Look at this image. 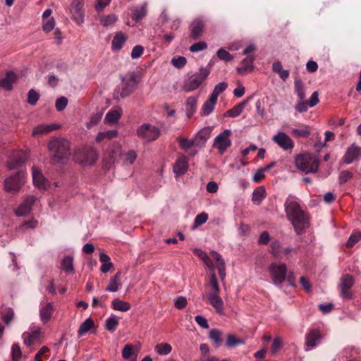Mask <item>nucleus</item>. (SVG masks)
I'll list each match as a JSON object with an SVG mask.
<instances>
[{
	"label": "nucleus",
	"mask_w": 361,
	"mask_h": 361,
	"mask_svg": "<svg viewBox=\"0 0 361 361\" xmlns=\"http://www.w3.org/2000/svg\"><path fill=\"white\" fill-rule=\"evenodd\" d=\"M118 326V319L115 315H111L106 320L105 329L111 332L115 331Z\"/></svg>",
	"instance_id": "48"
},
{
	"label": "nucleus",
	"mask_w": 361,
	"mask_h": 361,
	"mask_svg": "<svg viewBox=\"0 0 361 361\" xmlns=\"http://www.w3.org/2000/svg\"><path fill=\"white\" fill-rule=\"evenodd\" d=\"M41 334H42V331H41V329L39 327L35 328L33 331H32L30 332H29V331L24 332L22 334V338L23 340V343L27 347H30L37 343H41V339H40Z\"/></svg>",
	"instance_id": "15"
},
{
	"label": "nucleus",
	"mask_w": 361,
	"mask_h": 361,
	"mask_svg": "<svg viewBox=\"0 0 361 361\" xmlns=\"http://www.w3.org/2000/svg\"><path fill=\"white\" fill-rule=\"evenodd\" d=\"M111 307L114 310L121 312H127L131 308V305L129 302L118 298L112 300Z\"/></svg>",
	"instance_id": "38"
},
{
	"label": "nucleus",
	"mask_w": 361,
	"mask_h": 361,
	"mask_svg": "<svg viewBox=\"0 0 361 361\" xmlns=\"http://www.w3.org/2000/svg\"><path fill=\"white\" fill-rule=\"evenodd\" d=\"M38 226V221L35 219H32L30 220L26 221L23 222L22 224H20L18 228L17 231L18 232H25L29 230H33L36 228Z\"/></svg>",
	"instance_id": "43"
},
{
	"label": "nucleus",
	"mask_w": 361,
	"mask_h": 361,
	"mask_svg": "<svg viewBox=\"0 0 361 361\" xmlns=\"http://www.w3.org/2000/svg\"><path fill=\"white\" fill-rule=\"evenodd\" d=\"M85 0H73L71 3V12L73 19L78 23L83 22L84 12L82 10Z\"/></svg>",
	"instance_id": "17"
},
{
	"label": "nucleus",
	"mask_w": 361,
	"mask_h": 361,
	"mask_svg": "<svg viewBox=\"0 0 361 361\" xmlns=\"http://www.w3.org/2000/svg\"><path fill=\"white\" fill-rule=\"evenodd\" d=\"M221 335L222 333L217 329H212L209 331V337L213 341L216 346H219L221 343Z\"/></svg>",
	"instance_id": "53"
},
{
	"label": "nucleus",
	"mask_w": 361,
	"mask_h": 361,
	"mask_svg": "<svg viewBox=\"0 0 361 361\" xmlns=\"http://www.w3.org/2000/svg\"><path fill=\"white\" fill-rule=\"evenodd\" d=\"M254 60L255 56H247L245 57L242 61V66L236 68L237 72L241 75H244L247 72H250L254 68Z\"/></svg>",
	"instance_id": "26"
},
{
	"label": "nucleus",
	"mask_w": 361,
	"mask_h": 361,
	"mask_svg": "<svg viewBox=\"0 0 361 361\" xmlns=\"http://www.w3.org/2000/svg\"><path fill=\"white\" fill-rule=\"evenodd\" d=\"M190 37L192 39H199L204 30V24L202 20L200 19H196L192 22L190 25Z\"/></svg>",
	"instance_id": "18"
},
{
	"label": "nucleus",
	"mask_w": 361,
	"mask_h": 361,
	"mask_svg": "<svg viewBox=\"0 0 361 361\" xmlns=\"http://www.w3.org/2000/svg\"><path fill=\"white\" fill-rule=\"evenodd\" d=\"M217 57L222 61H230L233 59V56L226 50L224 49H220L216 52Z\"/></svg>",
	"instance_id": "57"
},
{
	"label": "nucleus",
	"mask_w": 361,
	"mask_h": 361,
	"mask_svg": "<svg viewBox=\"0 0 361 361\" xmlns=\"http://www.w3.org/2000/svg\"><path fill=\"white\" fill-rule=\"evenodd\" d=\"M269 271L274 284L281 286L287 275L286 264L282 262L272 263L269 267Z\"/></svg>",
	"instance_id": "7"
},
{
	"label": "nucleus",
	"mask_w": 361,
	"mask_h": 361,
	"mask_svg": "<svg viewBox=\"0 0 361 361\" xmlns=\"http://www.w3.org/2000/svg\"><path fill=\"white\" fill-rule=\"evenodd\" d=\"M137 83L135 73H128L122 78L121 85L114 90V99L120 100L128 97L135 91Z\"/></svg>",
	"instance_id": "4"
},
{
	"label": "nucleus",
	"mask_w": 361,
	"mask_h": 361,
	"mask_svg": "<svg viewBox=\"0 0 361 361\" xmlns=\"http://www.w3.org/2000/svg\"><path fill=\"white\" fill-rule=\"evenodd\" d=\"M188 168V159L186 157H180L173 166V172L176 176L184 174Z\"/></svg>",
	"instance_id": "23"
},
{
	"label": "nucleus",
	"mask_w": 361,
	"mask_h": 361,
	"mask_svg": "<svg viewBox=\"0 0 361 361\" xmlns=\"http://www.w3.org/2000/svg\"><path fill=\"white\" fill-rule=\"evenodd\" d=\"M121 276V271H117L116 275L110 279L109 283L105 290L106 291H109V292L118 291L121 286V283L119 280Z\"/></svg>",
	"instance_id": "30"
},
{
	"label": "nucleus",
	"mask_w": 361,
	"mask_h": 361,
	"mask_svg": "<svg viewBox=\"0 0 361 361\" xmlns=\"http://www.w3.org/2000/svg\"><path fill=\"white\" fill-rule=\"evenodd\" d=\"M361 157V148L355 146V145H351L347 149L344 157L343 161L346 164H350Z\"/></svg>",
	"instance_id": "20"
},
{
	"label": "nucleus",
	"mask_w": 361,
	"mask_h": 361,
	"mask_svg": "<svg viewBox=\"0 0 361 361\" xmlns=\"http://www.w3.org/2000/svg\"><path fill=\"white\" fill-rule=\"evenodd\" d=\"M323 336L320 330L317 329H310L305 335V350L308 351L317 347L320 343Z\"/></svg>",
	"instance_id": "13"
},
{
	"label": "nucleus",
	"mask_w": 361,
	"mask_h": 361,
	"mask_svg": "<svg viewBox=\"0 0 361 361\" xmlns=\"http://www.w3.org/2000/svg\"><path fill=\"white\" fill-rule=\"evenodd\" d=\"M62 269L66 273L73 272V258L71 256L65 257L61 261Z\"/></svg>",
	"instance_id": "46"
},
{
	"label": "nucleus",
	"mask_w": 361,
	"mask_h": 361,
	"mask_svg": "<svg viewBox=\"0 0 361 361\" xmlns=\"http://www.w3.org/2000/svg\"><path fill=\"white\" fill-rule=\"evenodd\" d=\"M245 343L243 339L237 338L233 334H228L227 336V340L226 341V347L232 348L238 345H242Z\"/></svg>",
	"instance_id": "49"
},
{
	"label": "nucleus",
	"mask_w": 361,
	"mask_h": 361,
	"mask_svg": "<svg viewBox=\"0 0 361 361\" xmlns=\"http://www.w3.org/2000/svg\"><path fill=\"white\" fill-rule=\"evenodd\" d=\"M179 147L183 150H188L193 146H196V142L195 139L188 140L185 137H180L178 139Z\"/></svg>",
	"instance_id": "52"
},
{
	"label": "nucleus",
	"mask_w": 361,
	"mask_h": 361,
	"mask_svg": "<svg viewBox=\"0 0 361 361\" xmlns=\"http://www.w3.org/2000/svg\"><path fill=\"white\" fill-rule=\"evenodd\" d=\"M54 308L51 302H48L45 306L39 310V317L43 323L46 324L51 319Z\"/></svg>",
	"instance_id": "34"
},
{
	"label": "nucleus",
	"mask_w": 361,
	"mask_h": 361,
	"mask_svg": "<svg viewBox=\"0 0 361 361\" xmlns=\"http://www.w3.org/2000/svg\"><path fill=\"white\" fill-rule=\"evenodd\" d=\"M283 343L281 338L279 336L275 337L274 338L271 347V353L272 354L276 353L282 347Z\"/></svg>",
	"instance_id": "58"
},
{
	"label": "nucleus",
	"mask_w": 361,
	"mask_h": 361,
	"mask_svg": "<svg viewBox=\"0 0 361 361\" xmlns=\"http://www.w3.org/2000/svg\"><path fill=\"white\" fill-rule=\"evenodd\" d=\"M273 71L278 73L279 77L285 81L289 77V71L283 69L282 64L280 61H276L272 65Z\"/></svg>",
	"instance_id": "42"
},
{
	"label": "nucleus",
	"mask_w": 361,
	"mask_h": 361,
	"mask_svg": "<svg viewBox=\"0 0 361 361\" xmlns=\"http://www.w3.org/2000/svg\"><path fill=\"white\" fill-rule=\"evenodd\" d=\"M272 140L284 150L292 149L294 147L293 141L284 133H278L276 135H274Z\"/></svg>",
	"instance_id": "16"
},
{
	"label": "nucleus",
	"mask_w": 361,
	"mask_h": 361,
	"mask_svg": "<svg viewBox=\"0 0 361 361\" xmlns=\"http://www.w3.org/2000/svg\"><path fill=\"white\" fill-rule=\"evenodd\" d=\"M122 356L128 361L137 360V355L133 352V345L130 344L125 345L122 350Z\"/></svg>",
	"instance_id": "41"
},
{
	"label": "nucleus",
	"mask_w": 361,
	"mask_h": 361,
	"mask_svg": "<svg viewBox=\"0 0 361 361\" xmlns=\"http://www.w3.org/2000/svg\"><path fill=\"white\" fill-rule=\"evenodd\" d=\"M39 98V94L33 89L29 90L27 94V102L32 106H35Z\"/></svg>",
	"instance_id": "59"
},
{
	"label": "nucleus",
	"mask_w": 361,
	"mask_h": 361,
	"mask_svg": "<svg viewBox=\"0 0 361 361\" xmlns=\"http://www.w3.org/2000/svg\"><path fill=\"white\" fill-rule=\"evenodd\" d=\"M102 117V114L100 113H97V114H93L91 116L89 122L87 123V128L90 129L92 127L97 125L99 123V121H101Z\"/></svg>",
	"instance_id": "62"
},
{
	"label": "nucleus",
	"mask_w": 361,
	"mask_h": 361,
	"mask_svg": "<svg viewBox=\"0 0 361 361\" xmlns=\"http://www.w3.org/2000/svg\"><path fill=\"white\" fill-rule=\"evenodd\" d=\"M197 97L190 96L185 102V111L188 118H191L197 109Z\"/></svg>",
	"instance_id": "31"
},
{
	"label": "nucleus",
	"mask_w": 361,
	"mask_h": 361,
	"mask_svg": "<svg viewBox=\"0 0 361 361\" xmlns=\"http://www.w3.org/2000/svg\"><path fill=\"white\" fill-rule=\"evenodd\" d=\"M231 130L226 129L214 139L213 146L218 149L220 154H224L231 146Z\"/></svg>",
	"instance_id": "10"
},
{
	"label": "nucleus",
	"mask_w": 361,
	"mask_h": 361,
	"mask_svg": "<svg viewBox=\"0 0 361 361\" xmlns=\"http://www.w3.org/2000/svg\"><path fill=\"white\" fill-rule=\"evenodd\" d=\"M94 326V321L91 318L85 320L80 326L78 334L80 337L88 332Z\"/></svg>",
	"instance_id": "44"
},
{
	"label": "nucleus",
	"mask_w": 361,
	"mask_h": 361,
	"mask_svg": "<svg viewBox=\"0 0 361 361\" xmlns=\"http://www.w3.org/2000/svg\"><path fill=\"white\" fill-rule=\"evenodd\" d=\"M193 252L196 256H197L201 259H202V261L204 262L205 265L208 268H209V269L211 271H213V269H214V267L210 258L209 257V256L207 255V254L205 252H204L201 249L195 248L193 250Z\"/></svg>",
	"instance_id": "39"
},
{
	"label": "nucleus",
	"mask_w": 361,
	"mask_h": 361,
	"mask_svg": "<svg viewBox=\"0 0 361 361\" xmlns=\"http://www.w3.org/2000/svg\"><path fill=\"white\" fill-rule=\"evenodd\" d=\"M118 135V130H111L104 132H99L95 137V141L97 143L102 142L106 140H111L116 137Z\"/></svg>",
	"instance_id": "33"
},
{
	"label": "nucleus",
	"mask_w": 361,
	"mask_h": 361,
	"mask_svg": "<svg viewBox=\"0 0 361 361\" xmlns=\"http://www.w3.org/2000/svg\"><path fill=\"white\" fill-rule=\"evenodd\" d=\"M32 171L34 185L39 188L46 189L48 186V182L42 172L35 167H32Z\"/></svg>",
	"instance_id": "22"
},
{
	"label": "nucleus",
	"mask_w": 361,
	"mask_h": 361,
	"mask_svg": "<svg viewBox=\"0 0 361 361\" xmlns=\"http://www.w3.org/2000/svg\"><path fill=\"white\" fill-rule=\"evenodd\" d=\"M118 18L114 14L102 16L99 18V21L102 26L107 27L113 25L117 21Z\"/></svg>",
	"instance_id": "45"
},
{
	"label": "nucleus",
	"mask_w": 361,
	"mask_h": 361,
	"mask_svg": "<svg viewBox=\"0 0 361 361\" xmlns=\"http://www.w3.org/2000/svg\"><path fill=\"white\" fill-rule=\"evenodd\" d=\"M217 99L210 95L209 99L205 101L201 109V114L203 116L209 115L214 110Z\"/></svg>",
	"instance_id": "36"
},
{
	"label": "nucleus",
	"mask_w": 361,
	"mask_h": 361,
	"mask_svg": "<svg viewBox=\"0 0 361 361\" xmlns=\"http://www.w3.org/2000/svg\"><path fill=\"white\" fill-rule=\"evenodd\" d=\"M123 156L124 161L129 164H133L137 159V154L134 150H129Z\"/></svg>",
	"instance_id": "63"
},
{
	"label": "nucleus",
	"mask_w": 361,
	"mask_h": 361,
	"mask_svg": "<svg viewBox=\"0 0 361 361\" xmlns=\"http://www.w3.org/2000/svg\"><path fill=\"white\" fill-rule=\"evenodd\" d=\"M97 151L92 147H84L79 149L75 154L76 161L83 165H92L97 159Z\"/></svg>",
	"instance_id": "8"
},
{
	"label": "nucleus",
	"mask_w": 361,
	"mask_h": 361,
	"mask_svg": "<svg viewBox=\"0 0 361 361\" xmlns=\"http://www.w3.org/2000/svg\"><path fill=\"white\" fill-rule=\"evenodd\" d=\"M361 240V232L355 233L350 235L347 243L346 246L352 247L355 244Z\"/></svg>",
	"instance_id": "61"
},
{
	"label": "nucleus",
	"mask_w": 361,
	"mask_h": 361,
	"mask_svg": "<svg viewBox=\"0 0 361 361\" xmlns=\"http://www.w3.org/2000/svg\"><path fill=\"white\" fill-rule=\"evenodd\" d=\"M228 87V84L226 82H221L218 83L213 90L212 93L211 94V96L214 98L216 99L218 98L219 95L222 93L224 91L226 90V89Z\"/></svg>",
	"instance_id": "55"
},
{
	"label": "nucleus",
	"mask_w": 361,
	"mask_h": 361,
	"mask_svg": "<svg viewBox=\"0 0 361 361\" xmlns=\"http://www.w3.org/2000/svg\"><path fill=\"white\" fill-rule=\"evenodd\" d=\"M37 198L33 195L26 196L20 206L15 210L17 216H25L30 214Z\"/></svg>",
	"instance_id": "14"
},
{
	"label": "nucleus",
	"mask_w": 361,
	"mask_h": 361,
	"mask_svg": "<svg viewBox=\"0 0 361 361\" xmlns=\"http://www.w3.org/2000/svg\"><path fill=\"white\" fill-rule=\"evenodd\" d=\"M295 91L299 98V99L305 100V92L304 89V85L301 80L298 78L295 79Z\"/></svg>",
	"instance_id": "47"
},
{
	"label": "nucleus",
	"mask_w": 361,
	"mask_h": 361,
	"mask_svg": "<svg viewBox=\"0 0 361 361\" xmlns=\"http://www.w3.org/2000/svg\"><path fill=\"white\" fill-rule=\"evenodd\" d=\"M68 104V99L65 97H61L57 99L55 103L56 109L59 111H63Z\"/></svg>",
	"instance_id": "64"
},
{
	"label": "nucleus",
	"mask_w": 361,
	"mask_h": 361,
	"mask_svg": "<svg viewBox=\"0 0 361 361\" xmlns=\"http://www.w3.org/2000/svg\"><path fill=\"white\" fill-rule=\"evenodd\" d=\"M48 149L53 164H61L67 160L71 154L70 143L65 138H53L48 144Z\"/></svg>",
	"instance_id": "3"
},
{
	"label": "nucleus",
	"mask_w": 361,
	"mask_h": 361,
	"mask_svg": "<svg viewBox=\"0 0 361 361\" xmlns=\"http://www.w3.org/2000/svg\"><path fill=\"white\" fill-rule=\"evenodd\" d=\"M172 350V347L169 343H159L155 346V351L161 355H166Z\"/></svg>",
	"instance_id": "51"
},
{
	"label": "nucleus",
	"mask_w": 361,
	"mask_h": 361,
	"mask_svg": "<svg viewBox=\"0 0 361 361\" xmlns=\"http://www.w3.org/2000/svg\"><path fill=\"white\" fill-rule=\"evenodd\" d=\"M55 26V20L53 17L49 18L47 20H43L42 29L46 32H49L54 30Z\"/></svg>",
	"instance_id": "60"
},
{
	"label": "nucleus",
	"mask_w": 361,
	"mask_h": 361,
	"mask_svg": "<svg viewBox=\"0 0 361 361\" xmlns=\"http://www.w3.org/2000/svg\"><path fill=\"white\" fill-rule=\"evenodd\" d=\"M285 211L288 219L291 222L295 233L301 235L310 226V216L303 211L298 202L288 198L285 202Z\"/></svg>",
	"instance_id": "1"
},
{
	"label": "nucleus",
	"mask_w": 361,
	"mask_h": 361,
	"mask_svg": "<svg viewBox=\"0 0 361 361\" xmlns=\"http://www.w3.org/2000/svg\"><path fill=\"white\" fill-rule=\"evenodd\" d=\"M210 255L216 262V268L218 269L220 279L224 283L226 275L225 262L222 259L221 255L216 251H212L210 252Z\"/></svg>",
	"instance_id": "19"
},
{
	"label": "nucleus",
	"mask_w": 361,
	"mask_h": 361,
	"mask_svg": "<svg viewBox=\"0 0 361 361\" xmlns=\"http://www.w3.org/2000/svg\"><path fill=\"white\" fill-rule=\"evenodd\" d=\"M292 134L298 137H306L310 135V130L308 126H304L302 129L293 128Z\"/></svg>",
	"instance_id": "54"
},
{
	"label": "nucleus",
	"mask_w": 361,
	"mask_h": 361,
	"mask_svg": "<svg viewBox=\"0 0 361 361\" xmlns=\"http://www.w3.org/2000/svg\"><path fill=\"white\" fill-rule=\"evenodd\" d=\"M137 135L141 139L147 142H151L159 137L160 130L159 128L154 126L144 123L137 128Z\"/></svg>",
	"instance_id": "9"
},
{
	"label": "nucleus",
	"mask_w": 361,
	"mask_h": 361,
	"mask_svg": "<svg viewBox=\"0 0 361 361\" xmlns=\"http://www.w3.org/2000/svg\"><path fill=\"white\" fill-rule=\"evenodd\" d=\"M127 39L126 36L122 32H117L114 35L112 42L111 48L114 51H119L123 47Z\"/></svg>",
	"instance_id": "29"
},
{
	"label": "nucleus",
	"mask_w": 361,
	"mask_h": 361,
	"mask_svg": "<svg viewBox=\"0 0 361 361\" xmlns=\"http://www.w3.org/2000/svg\"><path fill=\"white\" fill-rule=\"evenodd\" d=\"M60 128V125L53 124H40L33 128L32 135L34 137L48 134Z\"/></svg>",
	"instance_id": "21"
},
{
	"label": "nucleus",
	"mask_w": 361,
	"mask_h": 361,
	"mask_svg": "<svg viewBox=\"0 0 361 361\" xmlns=\"http://www.w3.org/2000/svg\"><path fill=\"white\" fill-rule=\"evenodd\" d=\"M16 80V75L13 72L9 71L4 78L0 80V87L6 90H11Z\"/></svg>",
	"instance_id": "27"
},
{
	"label": "nucleus",
	"mask_w": 361,
	"mask_h": 361,
	"mask_svg": "<svg viewBox=\"0 0 361 361\" xmlns=\"http://www.w3.org/2000/svg\"><path fill=\"white\" fill-rule=\"evenodd\" d=\"M123 113V110L121 107L116 106L111 109L108 113L106 114L105 121L108 123H116L121 118Z\"/></svg>",
	"instance_id": "28"
},
{
	"label": "nucleus",
	"mask_w": 361,
	"mask_h": 361,
	"mask_svg": "<svg viewBox=\"0 0 361 361\" xmlns=\"http://www.w3.org/2000/svg\"><path fill=\"white\" fill-rule=\"evenodd\" d=\"M209 73L210 70L209 68L201 67L199 73H195L188 75L184 82L183 89L187 92L196 90L207 78Z\"/></svg>",
	"instance_id": "6"
},
{
	"label": "nucleus",
	"mask_w": 361,
	"mask_h": 361,
	"mask_svg": "<svg viewBox=\"0 0 361 361\" xmlns=\"http://www.w3.org/2000/svg\"><path fill=\"white\" fill-rule=\"evenodd\" d=\"M209 280L204 284L207 290L206 295H203L208 301V303L216 310L220 315L225 314L224 303L219 295L220 287L217 281V278L214 273V269L211 271Z\"/></svg>",
	"instance_id": "2"
},
{
	"label": "nucleus",
	"mask_w": 361,
	"mask_h": 361,
	"mask_svg": "<svg viewBox=\"0 0 361 361\" xmlns=\"http://www.w3.org/2000/svg\"><path fill=\"white\" fill-rule=\"evenodd\" d=\"M354 284V279L353 276L350 274H344L341 278V282L339 283L340 294L341 296L345 300H349L352 298L353 294L351 292V288Z\"/></svg>",
	"instance_id": "12"
},
{
	"label": "nucleus",
	"mask_w": 361,
	"mask_h": 361,
	"mask_svg": "<svg viewBox=\"0 0 361 361\" xmlns=\"http://www.w3.org/2000/svg\"><path fill=\"white\" fill-rule=\"evenodd\" d=\"M27 157V155L23 152H18L15 156L13 159L11 160L8 164V168L9 170L14 169L21 164L25 162Z\"/></svg>",
	"instance_id": "32"
},
{
	"label": "nucleus",
	"mask_w": 361,
	"mask_h": 361,
	"mask_svg": "<svg viewBox=\"0 0 361 361\" xmlns=\"http://www.w3.org/2000/svg\"><path fill=\"white\" fill-rule=\"evenodd\" d=\"M15 312L13 308L1 307L0 310V319L7 326L10 325L14 319Z\"/></svg>",
	"instance_id": "25"
},
{
	"label": "nucleus",
	"mask_w": 361,
	"mask_h": 361,
	"mask_svg": "<svg viewBox=\"0 0 361 361\" xmlns=\"http://www.w3.org/2000/svg\"><path fill=\"white\" fill-rule=\"evenodd\" d=\"M12 360L13 361H20L22 357V353L20 345L14 343L11 347Z\"/></svg>",
	"instance_id": "56"
},
{
	"label": "nucleus",
	"mask_w": 361,
	"mask_h": 361,
	"mask_svg": "<svg viewBox=\"0 0 361 361\" xmlns=\"http://www.w3.org/2000/svg\"><path fill=\"white\" fill-rule=\"evenodd\" d=\"M295 164L298 169L305 173H315L318 170L319 159L311 154H302L295 157Z\"/></svg>",
	"instance_id": "5"
},
{
	"label": "nucleus",
	"mask_w": 361,
	"mask_h": 361,
	"mask_svg": "<svg viewBox=\"0 0 361 361\" xmlns=\"http://www.w3.org/2000/svg\"><path fill=\"white\" fill-rule=\"evenodd\" d=\"M266 197V190L263 186L257 187L252 192V201L256 205H259Z\"/></svg>",
	"instance_id": "37"
},
{
	"label": "nucleus",
	"mask_w": 361,
	"mask_h": 361,
	"mask_svg": "<svg viewBox=\"0 0 361 361\" xmlns=\"http://www.w3.org/2000/svg\"><path fill=\"white\" fill-rule=\"evenodd\" d=\"M212 129L209 127L201 129L195 136L196 147H202L209 139Z\"/></svg>",
	"instance_id": "24"
},
{
	"label": "nucleus",
	"mask_w": 361,
	"mask_h": 361,
	"mask_svg": "<svg viewBox=\"0 0 361 361\" xmlns=\"http://www.w3.org/2000/svg\"><path fill=\"white\" fill-rule=\"evenodd\" d=\"M132 11L133 19L137 22L146 16L147 13V4L144 3L140 6L135 7Z\"/></svg>",
	"instance_id": "35"
},
{
	"label": "nucleus",
	"mask_w": 361,
	"mask_h": 361,
	"mask_svg": "<svg viewBox=\"0 0 361 361\" xmlns=\"http://www.w3.org/2000/svg\"><path fill=\"white\" fill-rule=\"evenodd\" d=\"M24 171H18L15 176H10L4 180V189L8 192L18 191L24 185Z\"/></svg>",
	"instance_id": "11"
},
{
	"label": "nucleus",
	"mask_w": 361,
	"mask_h": 361,
	"mask_svg": "<svg viewBox=\"0 0 361 361\" xmlns=\"http://www.w3.org/2000/svg\"><path fill=\"white\" fill-rule=\"evenodd\" d=\"M270 253L275 257H281V244L278 240L271 242L270 245Z\"/></svg>",
	"instance_id": "50"
},
{
	"label": "nucleus",
	"mask_w": 361,
	"mask_h": 361,
	"mask_svg": "<svg viewBox=\"0 0 361 361\" xmlns=\"http://www.w3.org/2000/svg\"><path fill=\"white\" fill-rule=\"evenodd\" d=\"M247 102L243 101L238 104L233 106L232 109L228 110L226 112V116L231 118H235L238 116L243 111L245 107Z\"/></svg>",
	"instance_id": "40"
}]
</instances>
